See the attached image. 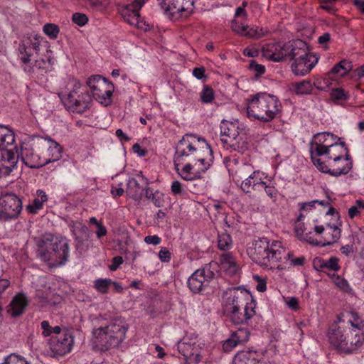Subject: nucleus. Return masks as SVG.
<instances>
[{
	"instance_id": "nucleus-61",
	"label": "nucleus",
	"mask_w": 364,
	"mask_h": 364,
	"mask_svg": "<svg viewBox=\"0 0 364 364\" xmlns=\"http://www.w3.org/2000/svg\"><path fill=\"white\" fill-rule=\"evenodd\" d=\"M287 305L289 309L294 311L299 309V302L296 297H291L287 301Z\"/></svg>"
},
{
	"instance_id": "nucleus-22",
	"label": "nucleus",
	"mask_w": 364,
	"mask_h": 364,
	"mask_svg": "<svg viewBox=\"0 0 364 364\" xmlns=\"http://www.w3.org/2000/svg\"><path fill=\"white\" fill-rule=\"evenodd\" d=\"M262 55L269 60L274 62L282 61L286 58V43H267L262 48Z\"/></svg>"
},
{
	"instance_id": "nucleus-1",
	"label": "nucleus",
	"mask_w": 364,
	"mask_h": 364,
	"mask_svg": "<svg viewBox=\"0 0 364 364\" xmlns=\"http://www.w3.org/2000/svg\"><path fill=\"white\" fill-rule=\"evenodd\" d=\"M212 153L210 145L204 139L186 134L176 148L175 169L186 181L199 179L210 165Z\"/></svg>"
},
{
	"instance_id": "nucleus-20",
	"label": "nucleus",
	"mask_w": 364,
	"mask_h": 364,
	"mask_svg": "<svg viewBox=\"0 0 364 364\" xmlns=\"http://www.w3.org/2000/svg\"><path fill=\"white\" fill-rule=\"evenodd\" d=\"M35 244L37 247L36 256L43 262L48 265V259H46L48 255L52 252L50 249L51 243L53 241V235L49 232H46L38 237L33 238Z\"/></svg>"
},
{
	"instance_id": "nucleus-50",
	"label": "nucleus",
	"mask_w": 364,
	"mask_h": 364,
	"mask_svg": "<svg viewBox=\"0 0 364 364\" xmlns=\"http://www.w3.org/2000/svg\"><path fill=\"white\" fill-rule=\"evenodd\" d=\"M43 203L40 201V199L36 198L33 200L31 204L27 206V210L31 213H36L39 210L42 209Z\"/></svg>"
},
{
	"instance_id": "nucleus-64",
	"label": "nucleus",
	"mask_w": 364,
	"mask_h": 364,
	"mask_svg": "<svg viewBox=\"0 0 364 364\" xmlns=\"http://www.w3.org/2000/svg\"><path fill=\"white\" fill-rule=\"evenodd\" d=\"M314 266L317 270L322 271L325 269V260L321 258H316L314 260Z\"/></svg>"
},
{
	"instance_id": "nucleus-32",
	"label": "nucleus",
	"mask_w": 364,
	"mask_h": 364,
	"mask_svg": "<svg viewBox=\"0 0 364 364\" xmlns=\"http://www.w3.org/2000/svg\"><path fill=\"white\" fill-rule=\"evenodd\" d=\"M52 64V58L50 55L46 58H40L35 60L33 65L31 62L23 67V70L28 73H46L50 68Z\"/></svg>"
},
{
	"instance_id": "nucleus-42",
	"label": "nucleus",
	"mask_w": 364,
	"mask_h": 364,
	"mask_svg": "<svg viewBox=\"0 0 364 364\" xmlns=\"http://www.w3.org/2000/svg\"><path fill=\"white\" fill-rule=\"evenodd\" d=\"M232 335L233 337H235L237 343L241 344L247 342L249 340L250 333L247 328H239L238 330L234 331Z\"/></svg>"
},
{
	"instance_id": "nucleus-58",
	"label": "nucleus",
	"mask_w": 364,
	"mask_h": 364,
	"mask_svg": "<svg viewBox=\"0 0 364 364\" xmlns=\"http://www.w3.org/2000/svg\"><path fill=\"white\" fill-rule=\"evenodd\" d=\"M41 328L43 331V335L45 337H48L51 335L53 333V328L50 326V323L48 321H43L41 323Z\"/></svg>"
},
{
	"instance_id": "nucleus-57",
	"label": "nucleus",
	"mask_w": 364,
	"mask_h": 364,
	"mask_svg": "<svg viewBox=\"0 0 364 364\" xmlns=\"http://www.w3.org/2000/svg\"><path fill=\"white\" fill-rule=\"evenodd\" d=\"M159 257L162 262H168L171 260V254L167 248L162 247L159 252Z\"/></svg>"
},
{
	"instance_id": "nucleus-15",
	"label": "nucleus",
	"mask_w": 364,
	"mask_h": 364,
	"mask_svg": "<svg viewBox=\"0 0 364 364\" xmlns=\"http://www.w3.org/2000/svg\"><path fill=\"white\" fill-rule=\"evenodd\" d=\"M340 138L331 133L318 134L314 143L311 146V159L314 157L321 156L323 152L330 147L338 144Z\"/></svg>"
},
{
	"instance_id": "nucleus-11",
	"label": "nucleus",
	"mask_w": 364,
	"mask_h": 364,
	"mask_svg": "<svg viewBox=\"0 0 364 364\" xmlns=\"http://www.w3.org/2000/svg\"><path fill=\"white\" fill-rule=\"evenodd\" d=\"M226 298L223 304L225 315L232 313L234 310L244 309L248 306L250 293L245 289H233L225 294Z\"/></svg>"
},
{
	"instance_id": "nucleus-26",
	"label": "nucleus",
	"mask_w": 364,
	"mask_h": 364,
	"mask_svg": "<svg viewBox=\"0 0 364 364\" xmlns=\"http://www.w3.org/2000/svg\"><path fill=\"white\" fill-rule=\"evenodd\" d=\"M178 350L184 357L185 364H198L200 360L198 346L196 343L183 342L178 344Z\"/></svg>"
},
{
	"instance_id": "nucleus-36",
	"label": "nucleus",
	"mask_w": 364,
	"mask_h": 364,
	"mask_svg": "<svg viewBox=\"0 0 364 364\" xmlns=\"http://www.w3.org/2000/svg\"><path fill=\"white\" fill-rule=\"evenodd\" d=\"M14 141V133L6 127L0 126V151L13 148Z\"/></svg>"
},
{
	"instance_id": "nucleus-3",
	"label": "nucleus",
	"mask_w": 364,
	"mask_h": 364,
	"mask_svg": "<svg viewBox=\"0 0 364 364\" xmlns=\"http://www.w3.org/2000/svg\"><path fill=\"white\" fill-rule=\"evenodd\" d=\"M321 156L324 160L313 156L312 161L323 173L338 176L347 174L352 168V161L344 142L330 147Z\"/></svg>"
},
{
	"instance_id": "nucleus-52",
	"label": "nucleus",
	"mask_w": 364,
	"mask_h": 364,
	"mask_svg": "<svg viewBox=\"0 0 364 364\" xmlns=\"http://www.w3.org/2000/svg\"><path fill=\"white\" fill-rule=\"evenodd\" d=\"M316 203H318V204H319L321 205H323V206H325L327 204H328V202L326 203L324 200H311V201H309V202H307V203H301V207H300V210H305L311 209L312 208L314 207Z\"/></svg>"
},
{
	"instance_id": "nucleus-45",
	"label": "nucleus",
	"mask_w": 364,
	"mask_h": 364,
	"mask_svg": "<svg viewBox=\"0 0 364 364\" xmlns=\"http://www.w3.org/2000/svg\"><path fill=\"white\" fill-rule=\"evenodd\" d=\"M150 198L154 205L157 208H161L164 206V195L163 193L156 191L154 193L149 191Z\"/></svg>"
},
{
	"instance_id": "nucleus-46",
	"label": "nucleus",
	"mask_w": 364,
	"mask_h": 364,
	"mask_svg": "<svg viewBox=\"0 0 364 364\" xmlns=\"http://www.w3.org/2000/svg\"><path fill=\"white\" fill-rule=\"evenodd\" d=\"M112 284L109 279H99L95 282V287L102 294H105L108 291L109 286Z\"/></svg>"
},
{
	"instance_id": "nucleus-10",
	"label": "nucleus",
	"mask_w": 364,
	"mask_h": 364,
	"mask_svg": "<svg viewBox=\"0 0 364 364\" xmlns=\"http://www.w3.org/2000/svg\"><path fill=\"white\" fill-rule=\"evenodd\" d=\"M36 143V138L22 143L19 155L25 165L32 168L43 166L41 148L35 145Z\"/></svg>"
},
{
	"instance_id": "nucleus-21",
	"label": "nucleus",
	"mask_w": 364,
	"mask_h": 364,
	"mask_svg": "<svg viewBox=\"0 0 364 364\" xmlns=\"http://www.w3.org/2000/svg\"><path fill=\"white\" fill-rule=\"evenodd\" d=\"M39 47L40 43L37 39L26 38L21 42L18 46V52L23 66L30 63L31 57L38 54Z\"/></svg>"
},
{
	"instance_id": "nucleus-44",
	"label": "nucleus",
	"mask_w": 364,
	"mask_h": 364,
	"mask_svg": "<svg viewBox=\"0 0 364 364\" xmlns=\"http://www.w3.org/2000/svg\"><path fill=\"white\" fill-rule=\"evenodd\" d=\"M43 30L50 39L57 38L60 32L58 26L54 23L45 24Z\"/></svg>"
},
{
	"instance_id": "nucleus-63",
	"label": "nucleus",
	"mask_w": 364,
	"mask_h": 364,
	"mask_svg": "<svg viewBox=\"0 0 364 364\" xmlns=\"http://www.w3.org/2000/svg\"><path fill=\"white\" fill-rule=\"evenodd\" d=\"M204 73H205V69L203 67H200V68H195L193 70V75L196 78V79H198V80H200L202 79L203 77H205L204 75Z\"/></svg>"
},
{
	"instance_id": "nucleus-31",
	"label": "nucleus",
	"mask_w": 364,
	"mask_h": 364,
	"mask_svg": "<svg viewBox=\"0 0 364 364\" xmlns=\"http://www.w3.org/2000/svg\"><path fill=\"white\" fill-rule=\"evenodd\" d=\"M262 173L256 171L252 175L245 178L240 185V188L245 193H251L252 191H259L260 186L264 184L262 180Z\"/></svg>"
},
{
	"instance_id": "nucleus-12",
	"label": "nucleus",
	"mask_w": 364,
	"mask_h": 364,
	"mask_svg": "<svg viewBox=\"0 0 364 364\" xmlns=\"http://www.w3.org/2000/svg\"><path fill=\"white\" fill-rule=\"evenodd\" d=\"M35 145L41 148L43 166L56 161L61 158V147L56 141L51 139L37 137Z\"/></svg>"
},
{
	"instance_id": "nucleus-60",
	"label": "nucleus",
	"mask_w": 364,
	"mask_h": 364,
	"mask_svg": "<svg viewBox=\"0 0 364 364\" xmlns=\"http://www.w3.org/2000/svg\"><path fill=\"white\" fill-rule=\"evenodd\" d=\"M144 241L147 244L157 245L161 243V239L157 235H148L145 237Z\"/></svg>"
},
{
	"instance_id": "nucleus-30",
	"label": "nucleus",
	"mask_w": 364,
	"mask_h": 364,
	"mask_svg": "<svg viewBox=\"0 0 364 364\" xmlns=\"http://www.w3.org/2000/svg\"><path fill=\"white\" fill-rule=\"evenodd\" d=\"M28 304L26 294L18 293L13 298L7 311L12 317L18 316L24 313Z\"/></svg>"
},
{
	"instance_id": "nucleus-39",
	"label": "nucleus",
	"mask_w": 364,
	"mask_h": 364,
	"mask_svg": "<svg viewBox=\"0 0 364 364\" xmlns=\"http://www.w3.org/2000/svg\"><path fill=\"white\" fill-rule=\"evenodd\" d=\"M256 171H254L252 166L250 164H242L240 166L235 172V176L240 181L242 178H246L250 175H252Z\"/></svg>"
},
{
	"instance_id": "nucleus-56",
	"label": "nucleus",
	"mask_w": 364,
	"mask_h": 364,
	"mask_svg": "<svg viewBox=\"0 0 364 364\" xmlns=\"http://www.w3.org/2000/svg\"><path fill=\"white\" fill-rule=\"evenodd\" d=\"M264 189L265 193L270 198H274L277 196V191L274 186L270 185V183L267 184L264 181V184L260 186V189Z\"/></svg>"
},
{
	"instance_id": "nucleus-9",
	"label": "nucleus",
	"mask_w": 364,
	"mask_h": 364,
	"mask_svg": "<svg viewBox=\"0 0 364 364\" xmlns=\"http://www.w3.org/2000/svg\"><path fill=\"white\" fill-rule=\"evenodd\" d=\"M87 84L92 91L93 97L101 103L106 102V100H109L112 95L113 84L100 75L90 77Z\"/></svg>"
},
{
	"instance_id": "nucleus-19",
	"label": "nucleus",
	"mask_w": 364,
	"mask_h": 364,
	"mask_svg": "<svg viewBox=\"0 0 364 364\" xmlns=\"http://www.w3.org/2000/svg\"><path fill=\"white\" fill-rule=\"evenodd\" d=\"M221 141L230 147L235 149L239 136V127L237 123L223 120L220 124Z\"/></svg>"
},
{
	"instance_id": "nucleus-2",
	"label": "nucleus",
	"mask_w": 364,
	"mask_h": 364,
	"mask_svg": "<svg viewBox=\"0 0 364 364\" xmlns=\"http://www.w3.org/2000/svg\"><path fill=\"white\" fill-rule=\"evenodd\" d=\"M250 258L255 263L267 269H282V264L289 263L291 266H303L306 259L304 256L293 258V254L286 250L282 242L267 237L255 240L247 250Z\"/></svg>"
},
{
	"instance_id": "nucleus-37",
	"label": "nucleus",
	"mask_w": 364,
	"mask_h": 364,
	"mask_svg": "<svg viewBox=\"0 0 364 364\" xmlns=\"http://www.w3.org/2000/svg\"><path fill=\"white\" fill-rule=\"evenodd\" d=\"M312 88V85L309 80L293 82L289 85V91L296 95L310 94Z\"/></svg>"
},
{
	"instance_id": "nucleus-33",
	"label": "nucleus",
	"mask_w": 364,
	"mask_h": 364,
	"mask_svg": "<svg viewBox=\"0 0 364 364\" xmlns=\"http://www.w3.org/2000/svg\"><path fill=\"white\" fill-rule=\"evenodd\" d=\"M255 314V311L252 307L249 308L248 306L244 309H235L232 313L225 315L235 325H239L245 323L251 318Z\"/></svg>"
},
{
	"instance_id": "nucleus-23",
	"label": "nucleus",
	"mask_w": 364,
	"mask_h": 364,
	"mask_svg": "<svg viewBox=\"0 0 364 364\" xmlns=\"http://www.w3.org/2000/svg\"><path fill=\"white\" fill-rule=\"evenodd\" d=\"M317 61L318 59L315 55L310 53L307 57L293 61L291 65V71L295 75L304 76L312 70Z\"/></svg>"
},
{
	"instance_id": "nucleus-51",
	"label": "nucleus",
	"mask_w": 364,
	"mask_h": 364,
	"mask_svg": "<svg viewBox=\"0 0 364 364\" xmlns=\"http://www.w3.org/2000/svg\"><path fill=\"white\" fill-rule=\"evenodd\" d=\"M338 264V259L336 257H331L329 259L325 261V269H331L333 271H338L340 269Z\"/></svg>"
},
{
	"instance_id": "nucleus-55",
	"label": "nucleus",
	"mask_w": 364,
	"mask_h": 364,
	"mask_svg": "<svg viewBox=\"0 0 364 364\" xmlns=\"http://www.w3.org/2000/svg\"><path fill=\"white\" fill-rule=\"evenodd\" d=\"M337 1L338 0H320V2L321 3V8L333 14L336 11L333 4Z\"/></svg>"
},
{
	"instance_id": "nucleus-47",
	"label": "nucleus",
	"mask_w": 364,
	"mask_h": 364,
	"mask_svg": "<svg viewBox=\"0 0 364 364\" xmlns=\"http://www.w3.org/2000/svg\"><path fill=\"white\" fill-rule=\"evenodd\" d=\"M201 101L204 103H210L214 99V91L209 86H204L200 93Z\"/></svg>"
},
{
	"instance_id": "nucleus-25",
	"label": "nucleus",
	"mask_w": 364,
	"mask_h": 364,
	"mask_svg": "<svg viewBox=\"0 0 364 364\" xmlns=\"http://www.w3.org/2000/svg\"><path fill=\"white\" fill-rule=\"evenodd\" d=\"M14 148L0 151V174L9 175L16 166L18 157L13 151Z\"/></svg>"
},
{
	"instance_id": "nucleus-16",
	"label": "nucleus",
	"mask_w": 364,
	"mask_h": 364,
	"mask_svg": "<svg viewBox=\"0 0 364 364\" xmlns=\"http://www.w3.org/2000/svg\"><path fill=\"white\" fill-rule=\"evenodd\" d=\"M311 232L306 233L304 240L314 246L325 247L336 243L341 236V230L336 225L327 224V229L322 236L323 240H317L311 235Z\"/></svg>"
},
{
	"instance_id": "nucleus-43",
	"label": "nucleus",
	"mask_w": 364,
	"mask_h": 364,
	"mask_svg": "<svg viewBox=\"0 0 364 364\" xmlns=\"http://www.w3.org/2000/svg\"><path fill=\"white\" fill-rule=\"evenodd\" d=\"M171 191L175 196L185 197L188 193L179 181H173L171 186Z\"/></svg>"
},
{
	"instance_id": "nucleus-34",
	"label": "nucleus",
	"mask_w": 364,
	"mask_h": 364,
	"mask_svg": "<svg viewBox=\"0 0 364 364\" xmlns=\"http://www.w3.org/2000/svg\"><path fill=\"white\" fill-rule=\"evenodd\" d=\"M109 333L105 328H99L94 331V343L101 350H107L110 348L117 347L111 344Z\"/></svg>"
},
{
	"instance_id": "nucleus-13",
	"label": "nucleus",
	"mask_w": 364,
	"mask_h": 364,
	"mask_svg": "<svg viewBox=\"0 0 364 364\" xmlns=\"http://www.w3.org/2000/svg\"><path fill=\"white\" fill-rule=\"evenodd\" d=\"M73 343V336L70 332L65 331L62 335L52 337L49 346L53 356H63L71 350Z\"/></svg>"
},
{
	"instance_id": "nucleus-4",
	"label": "nucleus",
	"mask_w": 364,
	"mask_h": 364,
	"mask_svg": "<svg viewBox=\"0 0 364 364\" xmlns=\"http://www.w3.org/2000/svg\"><path fill=\"white\" fill-rule=\"evenodd\" d=\"M282 109L279 99L272 95L258 93L248 102L247 116L262 122H270Z\"/></svg>"
},
{
	"instance_id": "nucleus-28",
	"label": "nucleus",
	"mask_w": 364,
	"mask_h": 364,
	"mask_svg": "<svg viewBox=\"0 0 364 364\" xmlns=\"http://www.w3.org/2000/svg\"><path fill=\"white\" fill-rule=\"evenodd\" d=\"M348 326V346L353 348V352L364 344V333L361 331L360 324L349 321Z\"/></svg>"
},
{
	"instance_id": "nucleus-54",
	"label": "nucleus",
	"mask_w": 364,
	"mask_h": 364,
	"mask_svg": "<svg viewBox=\"0 0 364 364\" xmlns=\"http://www.w3.org/2000/svg\"><path fill=\"white\" fill-rule=\"evenodd\" d=\"M239 345L235 337L231 334V336L230 338L227 339L223 345V348L225 351H230L233 348H235L236 346Z\"/></svg>"
},
{
	"instance_id": "nucleus-59",
	"label": "nucleus",
	"mask_w": 364,
	"mask_h": 364,
	"mask_svg": "<svg viewBox=\"0 0 364 364\" xmlns=\"http://www.w3.org/2000/svg\"><path fill=\"white\" fill-rule=\"evenodd\" d=\"M124 260L122 257L117 256L112 259V264L109 265V268L111 271H115L118 269L120 264L123 263Z\"/></svg>"
},
{
	"instance_id": "nucleus-14",
	"label": "nucleus",
	"mask_w": 364,
	"mask_h": 364,
	"mask_svg": "<svg viewBox=\"0 0 364 364\" xmlns=\"http://www.w3.org/2000/svg\"><path fill=\"white\" fill-rule=\"evenodd\" d=\"M147 186V180L142 176H138L136 178H132L128 181L126 192L135 200H141L143 196L150 198L151 196Z\"/></svg>"
},
{
	"instance_id": "nucleus-24",
	"label": "nucleus",
	"mask_w": 364,
	"mask_h": 364,
	"mask_svg": "<svg viewBox=\"0 0 364 364\" xmlns=\"http://www.w3.org/2000/svg\"><path fill=\"white\" fill-rule=\"evenodd\" d=\"M286 58L297 60L304 57H307L309 54L308 46L306 42L302 40L297 39L286 43Z\"/></svg>"
},
{
	"instance_id": "nucleus-38",
	"label": "nucleus",
	"mask_w": 364,
	"mask_h": 364,
	"mask_svg": "<svg viewBox=\"0 0 364 364\" xmlns=\"http://www.w3.org/2000/svg\"><path fill=\"white\" fill-rule=\"evenodd\" d=\"M352 69L351 62L347 60H343L336 64L331 70L329 74L336 77H343L348 74Z\"/></svg>"
},
{
	"instance_id": "nucleus-49",
	"label": "nucleus",
	"mask_w": 364,
	"mask_h": 364,
	"mask_svg": "<svg viewBox=\"0 0 364 364\" xmlns=\"http://www.w3.org/2000/svg\"><path fill=\"white\" fill-rule=\"evenodd\" d=\"M72 20L77 25L80 26H83L87 23L88 18L84 14L75 13L73 14Z\"/></svg>"
},
{
	"instance_id": "nucleus-41",
	"label": "nucleus",
	"mask_w": 364,
	"mask_h": 364,
	"mask_svg": "<svg viewBox=\"0 0 364 364\" xmlns=\"http://www.w3.org/2000/svg\"><path fill=\"white\" fill-rule=\"evenodd\" d=\"M331 97L335 103L339 104L343 101H346L348 98V95L344 90L336 88L332 90L331 92Z\"/></svg>"
},
{
	"instance_id": "nucleus-5",
	"label": "nucleus",
	"mask_w": 364,
	"mask_h": 364,
	"mask_svg": "<svg viewBox=\"0 0 364 364\" xmlns=\"http://www.w3.org/2000/svg\"><path fill=\"white\" fill-rule=\"evenodd\" d=\"M66 89V92L60 94V97L68 109L82 113L90 108L92 96L86 86L73 78L68 80Z\"/></svg>"
},
{
	"instance_id": "nucleus-7",
	"label": "nucleus",
	"mask_w": 364,
	"mask_h": 364,
	"mask_svg": "<svg viewBox=\"0 0 364 364\" xmlns=\"http://www.w3.org/2000/svg\"><path fill=\"white\" fill-rule=\"evenodd\" d=\"M212 262L205 264L195 271L188 279V286L194 293L200 292L203 288L208 287L215 277V272Z\"/></svg>"
},
{
	"instance_id": "nucleus-35",
	"label": "nucleus",
	"mask_w": 364,
	"mask_h": 364,
	"mask_svg": "<svg viewBox=\"0 0 364 364\" xmlns=\"http://www.w3.org/2000/svg\"><path fill=\"white\" fill-rule=\"evenodd\" d=\"M220 261L221 268L228 274L233 275L237 272L238 267L231 253L226 252L221 255Z\"/></svg>"
},
{
	"instance_id": "nucleus-18",
	"label": "nucleus",
	"mask_w": 364,
	"mask_h": 364,
	"mask_svg": "<svg viewBox=\"0 0 364 364\" xmlns=\"http://www.w3.org/2000/svg\"><path fill=\"white\" fill-rule=\"evenodd\" d=\"M348 327L338 326L329 333L328 339L331 346L340 352L352 353L353 348L348 346Z\"/></svg>"
},
{
	"instance_id": "nucleus-53",
	"label": "nucleus",
	"mask_w": 364,
	"mask_h": 364,
	"mask_svg": "<svg viewBox=\"0 0 364 364\" xmlns=\"http://www.w3.org/2000/svg\"><path fill=\"white\" fill-rule=\"evenodd\" d=\"M249 68L251 70L255 73L256 75H262L265 72L264 66L257 63L254 60L250 61Z\"/></svg>"
},
{
	"instance_id": "nucleus-27",
	"label": "nucleus",
	"mask_w": 364,
	"mask_h": 364,
	"mask_svg": "<svg viewBox=\"0 0 364 364\" xmlns=\"http://www.w3.org/2000/svg\"><path fill=\"white\" fill-rule=\"evenodd\" d=\"M231 28L234 32L241 36L255 38H262L267 33V29L266 28H259L258 27L249 28L247 26L239 23L236 20L232 21Z\"/></svg>"
},
{
	"instance_id": "nucleus-29",
	"label": "nucleus",
	"mask_w": 364,
	"mask_h": 364,
	"mask_svg": "<svg viewBox=\"0 0 364 364\" xmlns=\"http://www.w3.org/2000/svg\"><path fill=\"white\" fill-rule=\"evenodd\" d=\"M122 15L124 19L132 26H134L139 29L146 31L149 29V25L140 19L139 11L132 9L127 5L122 11Z\"/></svg>"
},
{
	"instance_id": "nucleus-62",
	"label": "nucleus",
	"mask_w": 364,
	"mask_h": 364,
	"mask_svg": "<svg viewBox=\"0 0 364 364\" xmlns=\"http://www.w3.org/2000/svg\"><path fill=\"white\" fill-rule=\"evenodd\" d=\"M255 279L258 282L256 289L259 292H264L266 291V282L261 279L259 276H255Z\"/></svg>"
},
{
	"instance_id": "nucleus-40",
	"label": "nucleus",
	"mask_w": 364,
	"mask_h": 364,
	"mask_svg": "<svg viewBox=\"0 0 364 364\" xmlns=\"http://www.w3.org/2000/svg\"><path fill=\"white\" fill-rule=\"evenodd\" d=\"M232 246V238L227 232H222L218 235V247L220 250L225 251Z\"/></svg>"
},
{
	"instance_id": "nucleus-17",
	"label": "nucleus",
	"mask_w": 364,
	"mask_h": 364,
	"mask_svg": "<svg viewBox=\"0 0 364 364\" xmlns=\"http://www.w3.org/2000/svg\"><path fill=\"white\" fill-rule=\"evenodd\" d=\"M105 328L109 333L111 344L118 346L125 338L128 325L124 318H117L112 320Z\"/></svg>"
},
{
	"instance_id": "nucleus-48",
	"label": "nucleus",
	"mask_w": 364,
	"mask_h": 364,
	"mask_svg": "<svg viewBox=\"0 0 364 364\" xmlns=\"http://www.w3.org/2000/svg\"><path fill=\"white\" fill-rule=\"evenodd\" d=\"M1 364H29V363L23 358L11 354L6 358Z\"/></svg>"
},
{
	"instance_id": "nucleus-8",
	"label": "nucleus",
	"mask_w": 364,
	"mask_h": 364,
	"mask_svg": "<svg viewBox=\"0 0 364 364\" xmlns=\"http://www.w3.org/2000/svg\"><path fill=\"white\" fill-rule=\"evenodd\" d=\"M50 249H52V252L46 258L48 267L53 268L65 264L69 257V245L67 240L65 238L53 235Z\"/></svg>"
},
{
	"instance_id": "nucleus-6",
	"label": "nucleus",
	"mask_w": 364,
	"mask_h": 364,
	"mask_svg": "<svg viewBox=\"0 0 364 364\" xmlns=\"http://www.w3.org/2000/svg\"><path fill=\"white\" fill-rule=\"evenodd\" d=\"M22 210L20 198L11 193H2L0 198V220H9L16 218Z\"/></svg>"
}]
</instances>
